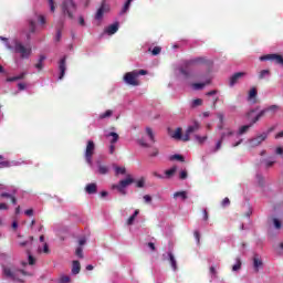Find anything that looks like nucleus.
<instances>
[{
	"label": "nucleus",
	"instance_id": "1",
	"mask_svg": "<svg viewBox=\"0 0 283 283\" xmlns=\"http://www.w3.org/2000/svg\"><path fill=\"white\" fill-rule=\"evenodd\" d=\"M0 41H4L7 50L19 54L22 59H30L32 55V48L23 45V43L17 39L8 41L7 38L0 36Z\"/></svg>",
	"mask_w": 283,
	"mask_h": 283
},
{
	"label": "nucleus",
	"instance_id": "2",
	"mask_svg": "<svg viewBox=\"0 0 283 283\" xmlns=\"http://www.w3.org/2000/svg\"><path fill=\"white\" fill-rule=\"evenodd\" d=\"M25 275H32L30 272H25L24 270H19L14 264L7 263L2 265V276L4 280H11L12 282H23L21 277Z\"/></svg>",
	"mask_w": 283,
	"mask_h": 283
},
{
	"label": "nucleus",
	"instance_id": "3",
	"mask_svg": "<svg viewBox=\"0 0 283 283\" xmlns=\"http://www.w3.org/2000/svg\"><path fill=\"white\" fill-rule=\"evenodd\" d=\"M62 14L69 17V19H74V13L76 12V3L74 0H64L61 4Z\"/></svg>",
	"mask_w": 283,
	"mask_h": 283
},
{
	"label": "nucleus",
	"instance_id": "4",
	"mask_svg": "<svg viewBox=\"0 0 283 283\" xmlns=\"http://www.w3.org/2000/svg\"><path fill=\"white\" fill-rule=\"evenodd\" d=\"M256 112H258V108H254V109H250L247 113L245 118H248V120H250V124L239 127V129L237 132V136H242V135L247 134V132H249V129H251V127H253V125H255V123H253V118H255Z\"/></svg>",
	"mask_w": 283,
	"mask_h": 283
},
{
	"label": "nucleus",
	"instance_id": "5",
	"mask_svg": "<svg viewBox=\"0 0 283 283\" xmlns=\"http://www.w3.org/2000/svg\"><path fill=\"white\" fill-rule=\"evenodd\" d=\"M96 151V144H94V142L88 140L86 144V148L84 151V158L86 160V164L88 165V167H94V154Z\"/></svg>",
	"mask_w": 283,
	"mask_h": 283
},
{
	"label": "nucleus",
	"instance_id": "6",
	"mask_svg": "<svg viewBox=\"0 0 283 283\" xmlns=\"http://www.w3.org/2000/svg\"><path fill=\"white\" fill-rule=\"evenodd\" d=\"M129 185H134V177H132V175H127L125 179L120 180L116 185H113V189H117L122 196H127L126 187H129Z\"/></svg>",
	"mask_w": 283,
	"mask_h": 283
},
{
	"label": "nucleus",
	"instance_id": "7",
	"mask_svg": "<svg viewBox=\"0 0 283 283\" xmlns=\"http://www.w3.org/2000/svg\"><path fill=\"white\" fill-rule=\"evenodd\" d=\"M280 109H281L280 105H275V104L270 105L255 114V116L253 118V123H258V120H260V118H264V116H266L268 112H270V114H277V112H280Z\"/></svg>",
	"mask_w": 283,
	"mask_h": 283
},
{
	"label": "nucleus",
	"instance_id": "8",
	"mask_svg": "<svg viewBox=\"0 0 283 283\" xmlns=\"http://www.w3.org/2000/svg\"><path fill=\"white\" fill-rule=\"evenodd\" d=\"M124 82L126 85H132L133 87H138L140 85V80H138V71L128 72L124 75Z\"/></svg>",
	"mask_w": 283,
	"mask_h": 283
},
{
	"label": "nucleus",
	"instance_id": "9",
	"mask_svg": "<svg viewBox=\"0 0 283 283\" xmlns=\"http://www.w3.org/2000/svg\"><path fill=\"white\" fill-rule=\"evenodd\" d=\"M266 138H269V133H262V134L258 135L256 137L249 139L247 142V145L250 149H253L255 147H260L261 143H264V140H266Z\"/></svg>",
	"mask_w": 283,
	"mask_h": 283
},
{
	"label": "nucleus",
	"instance_id": "10",
	"mask_svg": "<svg viewBox=\"0 0 283 283\" xmlns=\"http://www.w3.org/2000/svg\"><path fill=\"white\" fill-rule=\"evenodd\" d=\"M198 129H200V124L198 122H195L191 126H188L185 133L184 143H189V140H191V134H193V132H198Z\"/></svg>",
	"mask_w": 283,
	"mask_h": 283
},
{
	"label": "nucleus",
	"instance_id": "11",
	"mask_svg": "<svg viewBox=\"0 0 283 283\" xmlns=\"http://www.w3.org/2000/svg\"><path fill=\"white\" fill-rule=\"evenodd\" d=\"M17 244L18 247H20V249H25L28 247H30V244H32V242H34V237H29L27 240H23V237L21 235V233L17 234Z\"/></svg>",
	"mask_w": 283,
	"mask_h": 283
},
{
	"label": "nucleus",
	"instance_id": "12",
	"mask_svg": "<svg viewBox=\"0 0 283 283\" xmlns=\"http://www.w3.org/2000/svg\"><path fill=\"white\" fill-rule=\"evenodd\" d=\"M95 167L96 174H99L101 176H106V174H109V166L103 164L101 159L95 160Z\"/></svg>",
	"mask_w": 283,
	"mask_h": 283
},
{
	"label": "nucleus",
	"instance_id": "13",
	"mask_svg": "<svg viewBox=\"0 0 283 283\" xmlns=\"http://www.w3.org/2000/svg\"><path fill=\"white\" fill-rule=\"evenodd\" d=\"M260 61H274L276 65H283V56L279 54H268L260 57Z\"/></svg>",
	"mask_w": 283,
	"mask_h": 283
},
{
	"label": "nucleus",
	"instance_id": "14",
	"mask_svg": "<svg viewBox=\"0 0 283 283\" xmlns=\"http://www.w3.org/2000/svg\"><path fill=\"white\" fill-rule=\"evenodd\" d=\"M252 264H253V269H254L255 273H259L260 269H262L264 266V262L262 261V256H260V254H254L252 256Z\"/></svg>",
	"mask_w": 283,
	"mask_h": 283
},
{
	"label": "nucleus",
	"instance_id": "15",
	"mask_svg": "<svg viewBox=\"0 0 283 283\" xmlns=\"http://www.w3.org/2000/svg\"><path fill=\"white\" fill-rule=\"evenodd\" d=\"M107 12H109V4L103 1L101 8L97 10L95 14V19H97V21H101V19H103L104 14Z\"/></svg>",
	"mask_w": 283,
	"mask_h": 283
},
{
	"label": "nucleus",
	"instance_id": "16",
	"mask_svg": "<svg viewBox=\"0 0 283 283\" xmlns=\"http://www.w3.org/2000/svg\"><path fill=\"white\" fill-rule=\"evenodd\" d=\"M244 76H247V72H239V73L233 74L230 77V82H229L230 87H234L235 85H238L240 80L244 78Z\"/></svg>",
	"mask_w": 283,
	"mask_h": 283
},
{
	"label": "nucleus",
	"instance_id": "17",
	"mask_svg": "<svg viewBox=\"0 0 283 283\" xmlns=\"http://www.w3.org/2000/svg\"><path fill=\"white\" fill-rule=\"evenodd\" d=\"M170 138H174L175 140H182L185 142V135H182V128H176L170 133Z\"/></svg>",
	"mask_w": 283,
	"mask_h": 283
},
{
	"label": "nucleus",
	"instance_id": "18",
	"mask_svg": "<svg viewBox=\"0 0 283 283\" xmlns=\"http://www.w3.org/2000/svg\"><path fill=\"white\" fill-rule=\"evenodd\" d=\"M118 28H119L118 22H115L105 29V33L112 36V34H116L118 32Z\"/></svg>",
	"mask_w": 283,
	"mask_h": 283
},
{
	"label": "nucleus",
	"instance_id": "19",
	"mask_svg": "<svg viewBox=\"0 0 283 283\" xmlns=\"http://www.w3.org/2000/svg\"><path fill=\"white\" fill-rule=\"evenodd\" d=\"M211 61H209L207 57H196L191 60L192 65H209Z\"/></svg>",
	"mask_w": 283,
	"mask_h": 283
},
{
	"label": "nucleus",
	"instance_id": "20",
	"mask_svg": "<svg viewBox=\"0 0 283 283\" xmlns=\"http://www.w3.org/2000/svg\"><path fill=\"white\" fill-rule=\"evenodd\" d=\"M35 32H36V21L29 20V31L27 32V39H30V35L34 34Z\"/></svg>",
	"mask_w": 283,
	"mask_h": 283
},
{
	"label": "nucleus",
	"instance_id": "21",
	"mask_svg": "<svg viewBox=\"0 0 283 283\" xmlns=\"http://www.w3.org/2000/svg\"><path fill=\"white\" fill-rule=\"evenodd\" d=\"M106 138H109V143L111 145H116V143H118V133H114V132H111V133H107L105 135Z\"/></svg>",
	"mask_w": 283,
	"mask_h": 283
},
{
	"label": "nucleus",
	"instance_id": "22",
	"mask_svg": "<svg viewBox=\"0 0 283 283\" xmlns=\"http://www.w3.org/2000/svg\"><path fill=\"white\" fill-rule=\"evenodd\" d=\"M59 70H60V81L63 80V76H65V70H67V66L65 65V57H63L61 61H60V64H59Z\"/></svg>",
	"mask_w": 283,
	"mask_h": 283
},
{
	"label": "nucleus",
	"instance_id": "23",
	"mask_svg": "<svg viewBox=\"0 0 283 283\" xmlns=\"http://www.w3.org/2000/svg\"><path fill=\"white\" fill-rule=\"evenodd\" d=\"M71 273L72 275H78L81 273V262L78 261L72 262Z\"/></svg>",
	"mask_w": 283,
	"mask_h": 283
},
{
	"label": "nucleus",
	"instance_id": "24",
	"mask_svg": "<svg viewBox=\"0 0 283 283\" xmlns=\"http://www.w3.org/2000/svg\"><path fill=\"white\" fill-rule=\"evenodd\" d=\"M168 260L170 262L172 271H178V262L176 261V256L174 255V253H168Z\"/></svg>",
	"mask_w": 283,
	"mask_h": 283
},
{
	"label": "nucleus",
	"instance_id": "25",
	"mask_svg": "<svg viewBox=\"0 0 283 283\" xmlns=\"http://www.w3.org/2000/svg\"><path fill=\"white\" fill-rule=\"evenodd\" d=\"M255 98H258V90L255 87H252L249 91L248 101L250 103H255Z\"/></svg>",
	"mask_w": 283,
	"mask_h": 283
},
{
	"label": "nucleus",
	"instance_id": "26",
	"mask_svg": "<svg viewBox=\"0 0 283 283\" xmlns=\"http://www.w3.org/2000/svg\"><path fill=\"white\" fill-rule=\"evenodd\" d=\"M146 136H148L150 143H156V134L154 133V129L151 127L145 128Z\"/></svg>",
	"mask_w": 283,
	"mask_h": 283
},
{
	"label": "nucleus",
	"instance_id": "27",
	"mask_svg": "<svg viewBox=\"0 0 283 283\" xmlns=\"http://www.w3.org/2000/svg\"><path fill=\"white\" fill-rule=\"evenodd\" d=\"M97 189H98V186L96 184H94V182L93 184H88L85 187L86 193H90V195L96 193Z\"/></svg>",
	"mask_w": 283,
	"mask_h": 283
},
{
	"label": "nucleus",
	"instance_id": "28",
	"mask_svg": "<svg viewBox=\"0 0 283 283\" xmlns=\"http://www.w3.org/2000/svg\"><path fill=\"white\" fill-rule=\"evenodd\" d=\"M235 133L233 132V129L231 128H226L222 133H221V140H224L226 138H231V136H233Z\"/></svg>",
	"mask_w": 283,
	"mask_h": 283
},
{
	"label": "nucleus",
	"instance_id": "29",
	"mask_svg": "<svg viewBox=\"0 0 283 283\" xmlns=\"http://www.w3.org/2000/svg\"><path fill=\"white\" fill-rule=\"evenodd\" d=\"M209 83H211L210 80H208L203 83H193V84H191V87H192V90H205V86L209 85Z\"/></svg>",
	"mask_w": 283,
	"mask_h": 283
},
{
	"label": "nucleus",
	"instance_id": "30",
	"mask_svg": "<svg viewBox=\"0 0 283 283\" xmlns=\"http://www.w3.org/2000/svg\"><path fill=\"white\" fill-rule=\"evenodd\" d=\"M242 269V260L240 256L235 258V263L232 265V271L237 272Z\"/></svg>",
	"mask_w": 283,
	"mask_h": 283
},
{
	"label": "nucleus",
	"instance_id": "31",
	"mask_svg": "<svg viewBox=\"0 0 283 283\" xmlns=\"http://www.w3.org/2000/svg\"><path fill=\"white\" fill-rule=\"evenodd\" d=\"M202 103H203L202 98L192 99L190 102V107H192V109H196V107H201Z\"/></svg>",
	"mask_w": 283,
	"mask_h": 283
},
{
	"label": "nucleus",
	"instance_id": "32",
	"mask_svg": "<svg viewBox=\"0 0 283 283\" xmlns=\"http://www.w3.org/2000/svg\"><path fill=\"white\" fill-rule=\"evenodd\" d=\"M174 198L175 200H178V198H180V200H187V191L175 192Z\"/></svg>",
	"mask_w": 283,
	"mask_h": 283
},
{
	"label": "nucleus",
	"instance_id": "33",
	"mask_svg": "<svg viewBox=\"0 0 283 283\" xmlns=\"http://www.w3.org/2000/svg\"><path fill=\"white\" fill-rule=\"evenodd\" d=\"M39 253H45L46 255L50 254V245L48 243H42V248L39 247Z\"/></svg>",
	"mask_w": 283,
	"mask_h": 283
},
{
	"label": "nucleus",
	"instance_id": "34",
	"mask_svg": "<svg viewBox=\"0 0 283 283\" xmlns=\"http://www.w3.org/2000/svg\"><path fill=\"white\" fill-rule=\"evenodd\" d=\"M57 283H72V277H70V275L62 274L59 277Z\"/></svg>",
	"mask_w": 283,
	"mask_h": 283
},
{
	"label": "nucleus",
	"instance_id": "35",
	"mask_svg": "<svg viewBox=\"0 0 283 283\" xmlns=\"http://www.w3.org/2000/svg\"><path fill=\"white\" fill-rule=\"evenodd\" d=\"M178 171V167L174 166L172 168L165 171L166 178H172V176Z\"/></svg>",
	"mask_w": 283,
	"mask_h": 283
},
{
	"label": "nucleus",
	"instance_id": "36",
	"mask_svg": "<svg viewBox=\"0 0 283 283\" xmlns=\"http://www.w3.org/2000/svg\"><path fill=\"white\" fill-rule=\"evenodd\" d=\"M207 135L205 136H200V135H195V140L199 144V145H205V143H207Z\"/></svg>",
	"mask_w": 283,
	"mask_h": 283
},
{
	"label": "nucleus",
	"instance_id": "37",
	"mask_svg": "<svg viewBox=\"0 0 283 283\" xmlns=\"http://www.w3.org/2000/svg\"><path fill=\"white\" fill-rule=\"evenodd\" d=\"M273 249L279 253V255H283V242L274 244Z\"/></svg>",
	"mask_w": 283,
	"mask_h": 283
},
{
	"label": "nucleus",
	"instance_id": "38",
	"mask_svg": "<svg viewBox=\"0 0 283 283\" xmlns=\"http://www.w3.org/2000/svg\"><path fill=\"white\" fill-rule=\"evenodd\" d=\"M217 118L220 120L219 129H224V113H217Z\"/></svg>",
	"mask_w": 283,
	"mask_h": 283
},
{
	"label": "nucleus",
	"instance_id": "39",
	"mask_svg": "<svg viewBox=\"0 0 283 283\" xmlns=\"http://www.w3.org/2000/svg\"><path fill=\"white\" fill-rule=\"evenodd\" d=\"M127 172V169L125 167H115V174L116 176H125V174Z\"/></svg>",
	"mask_w": 283,
	"mask_h": 283
},
{
	"label": "nucleus",
	"instance_id": "40",
	"mask_svg": "<svg viewBox=\"0 0 283 283\" xmlns=\"http://www.w3.org/2000/svg\"><path fill=\"white\" fill-rule=\"evenodd\" d=\"M271 222H272L274 229H282V221H280V219L272 218Z\"/></svg>",
	"mask_w": 283,
	"mask_h": 283
},
{
	"label": "nucleus",
	"instance_id": "41",
	"mask_svg": "<svg viewBox=\"0 0 283 283\" xmlns=\"http://www.w3.org/2000/svg\"><path fill=\"white\" fill-rule=\"evenodd\" d=\"M113 114H114V111L108 109V111H106L105 113H102V114L99 115V118H101V120H103L104 118H109V117H112Z\"/></svg>",
	"mask_w": 283,
	"mask_h": 283
},
{
	"label": "nucleus",
	"instance_id": "42",
	"mask_svg": "<svg viewBox=\"0 0 283 283\" xmlns=\"http://www.w3.org/2000/svg\"><path fill=\"white\" fill-rule=\"evenodd\" d=\"M169 160H178L179 163H185V157H182V155H171Z\"/></svg>",
	"mask_w": 283,
	"mask_h": 283
},
{
	"label": "nucleus",
	"instance_id": "43",
	"mask_svg": "<svg viewBox=\"0 0 283 283\" xmlns=\"http://www.w3.org/2000/svg\"><path fill=\"white\" fill-rule=\"evenodd\" d=\"M138 213H140V211L135 210L134 214L128 218L127 224H134V220H136V217L138 216Z\"/></svg>",
	"mask_w": 283,
	"mask_h": 283
},
{
	"label": "nucleus",
	"instance_id": "44",
	"mask_svg": "<svg viewBox=\"0 0 283 283\" xmlns=\"http://www.w3.org/2000/svg\"><path fill=\"white\" fill-rule=\"evenodd\" d=\"M266 76H271V71L269 70H262L259 74V78L262 80V78H266Z\"/></svg>",
	"mask_w": 283,
	"mask_h": 283
},
{
	"label": "nucleus",
	"instance_id": "45",
	"mask_svg": "<svg viewBox=\"0 0 283 283\" xmlns=\"http://www.w3.org/2000/svg\"><path fill=\"white\" fill-rule=\"evenodd\" d=\"M263 163H264V167H266V168L273 167V165H275V158L265 159Z\"/></svg>",
	"mask_w": 283,
	"mask_h": 283
},
{
	"label": "nucleus",
	"instance_id": "46",
	"mask_svg": "<svg viewBox=\"0 0 283 283\" xmlns=\"http://www.w3.org/2000/svg\"><path fill=\"white\" fill-rule=\"evenodd\" d=\"M49 3V8L51 12H55L56 11V2H54V0H48Z\"/></svg>",
	"mask_w": 283,
	"mask_h": 283
},
{
	"label": "nucleus",
	"instance_id": "47",
	"mask_svg": "<svg viewBox=\"0 0 283 283\" xmlns=\"http://www.w3.org/2000/svg\"><path fill=\"white\" fill-rule=\"evenodd\" d=\"M43 61H45V56H41L39 63L35 64L36 70H43Z\"/></svg>",
	"mask_w": 283,
	"mask_h": 283
},
{
	"label": "nucleus",
	"instance_id": "48",
	"mask_svg": "<svg viewBox=\"0 0 283 283\" xmlns=\"http://www.w3.org/2000/svg\"><path fill=\"white\" fill-rule=\"evenodd\" d=\"M132 1H134V0H127V2L124 4V7L122 9V14H125V12H127V10H129V6H132Z\"/></svg>",
	"mask_w": 283,
	"mask_h": 283
},
{
	"label": "nucleus",
	"instance_id": "49",
	"mask_svg": "<svg viewBox=\"0 0 283 283\" xmlns=\"http://www.w3.org/2000/svg\"><path fill=\"white\" fill-rule=\"evenodd\" d=\"M160 155V150L158 148H153L150 151V158H157Z\"/></svg>",
	"mask_w": 283,
	"mask_h": 283
},
{
	"label": "nucleus",
	"instance_id": "50",
	"mask_svg": "<svg viewBox=\"0 0 283 283\" xmlns=\"http://www.w3.org/2000/svg\"><path fill=\"white\" fill-rule=\"evenodd\" d=\"M136 187H138L139 189H143V187H145V178L142 177L139 180H137Z\"/></svg>",
	"mask_w": 283,
	"mask_h": 283
},
{
	"label": "nucleus",
	"instance_id": "51",
	"mask_svg": "<svg viewBox=\"0 0 283 283\" xmlns=\"http://www.w3.org/2000/svg\"><path fill=\"white\" fill-rule=\"evenodd\" d=\"M138 145H140V147H144V148H149V144L147 142H145V139H138L137 140Z\"/></svg>",
	"mask_w": 283,
	"mask_h": 283
},
{
	"label": "nucleus",
	"instance_id": "52",
	"mask_svg": "<svg viewBox=\"0 0 283 283\" xmlns=\"http://www.w3.org/2000/svg\"><path fill=\"white\" fill-rule=\"evenodd\" d=\"M35 18L40 22V25H45V17H43L41 14H36Z\"/></svg>",
	"mask_w": 283,
	"mask_h": 283
},
{
	"label": "nucleus",
	"instance_id": "53",
	"mask_svg": "<svg viewBox=\"0 0 283 283\" xmlns=\"http://www.w3.org/2000/svg\"><path fill=\"white\" fill-rule=\"evenodd\" d=\"M187 177H188L187 170H181V171L179 172V178H180L181 180H187Z\"/></svg>",
	"mask_w": 283,
	"mask_h": 283
},
{
	"label": "nucleus",
	"instance_id": "54",
	"mask_svg": "<svg viewBox=\"0 0 283 283\" xmlns=\"http://www.w3.org/2000/svg\"><path fill=\"white\" fill-rule=\"evenodd\" d=\"M160 46H155L151 51L153 56H158V54L160 53Z\"/></svg>",
	"mask_w": 283,
	"mask_h": 283
},
{
	"label": "nucleus",
	"instance_id": "55",
	"mask_svg": "<svg viewBox=\"0 0 283 283\" xmlns=\"http://www.w3.org/2000/svg\"><path fill=\"white\" fill-rule=\"evenodd\" d=\"M75 254L77 255V258H83V248L78 247L75 250Z\"/></svg>",
	"mask_w": 283,
	"mask_h": 283
},
{
	"label": "nucleus",
	"instance_id": "56",
	"mask_svg": "<svg viewBox=\"0 0 283 283\" xmlns=\"http://www.w3.org/2000/svg\"><path fill=\"white\" fill-rule=\"evenodd\" d=\"M144 201H145L146 205H151V196L145 195L144 196Z\"/></svg>",
	"mask_w": 283,
	"mask_h": 283
},
{
	"label": "nucleus",
	"instance_id": "57",
	"mask_svg": "<svg viewBox=\"0 0 283 283\" xmlns=\"http://www.w3.org/2000/svg\"><path fill=\"white\" fill-rule=\"evenodd\" d=\"M115 151H116V146L114 144H111L108 147V154L114 155Z\"/></svg>",
	"mask_w": 283,
	"mask_h": 283
},
{
	"label": "nucleus",
	"instance_id": "58",
	"mask_svg": "<svg viewBox=\"0 0 283 283\" xmlns=\"http://www.w3.org/2000/svg\"><path fill=\"white\" fill-rule=\"evenodd\" d=\"M229 205H231V201L229 200V198H224L221 202L222 207H229Z\"/></svg>",
	"mask_w": 283,
	"mask_h": 283
},
{
	"label": "nucleus",
	"instance_id": "59",
	"mask_svg": "<svg viewBox=\"0 0 283 283\" xmlns=\"http://www.w3.org/2000/svg\"><path fill=\"white\" fill-rule=\"evenodd\" d=\"M222 148V137L220 138V140L217 143L214 151H219V149Z\"/></svg>",
	"mask_w": 283,
	"mask_h": 283
},
{
	"label": "nucleus",
	"instance_id": "60",
	"mask_svg": "<svg viewBox=\"0 0 283 283\" xmlns=\"http://www.w3.org/2000/svg\"><path fill=\"white\" fill-rule=\"evenodd\" d=\"M86 242H87V240L85 238L78 239L80 247H85Z\"/></svg>",
	"mask_w": 283,
	"mask_h": 283
},
{
	"label": "nucleus",
	"instance_id": "61",
	"mask_svg": "<svg viewBox=\"0 0 283 283\" xmlns=\"http://www.w3.org/2000/svg\"><path fill=\"white\" fill-rule=\"evenodd\" d=\"M28 255H29V264H34V256L32 254H30V251H28Z\"/></svg>",
	"mask_w": 283,
	"mask_h": 283
},
{
	"label": "nucleus",
	"instance_id": "62",
	"mask_svg": "<svg viewBox=\"0 0 283 283\" xmlns=\"http://www.w3.org/2000/svg\"><path fill=\"white\" fill-rule=\"evenodd\" d=\"M196 240H197V243L200 244V232L199 231H195L193 233Z\"/></svg>",
	"mask_w": 283,
	"mask_h": 283
},
{
	"label": "nucleus",
	"instance_id": "63",
	"mask_svg": "<svg viewBox=\"0 0 283 283\" xmlns=\"http://www.w3.org/2000/svg\"><path fill=\"white\" fill-rule=\"evenodd\" d=\"M23 78V74L19 75V76H13V77H10L8 81L12 82V81H19Z\"/></svg>",
	"mask_w": 283,
	"mask_h": 283
},
{
	"label": "nucleus",
	"instance_id": "64",
	"mask_svg": "<svg viewBox=\"0 0 283 283\" xmlns=\"http://www.w3.org/2000/svg\"><path fill=\"white\" fill-rule=\"evenodd\" d=\"M275 154H277L279 156H282V154H283V148H282V147H277V148L275 149Z\"/></svg>",
	"mask_w": 283,
	"mask_h": 283
}]
</instances>
